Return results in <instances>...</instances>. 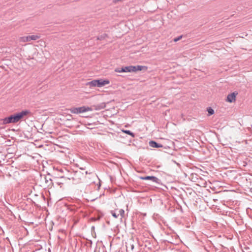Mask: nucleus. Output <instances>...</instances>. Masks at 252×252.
Wrapping results in <instances>:
<instances>
[{"mask_svg":"<svg viewBox=\"0 0 252 252\" xmlns=\"http://www.w3.org/2000/svg\"><path fill=\"white\" fill-rule=\"evenodd\" d=\"M106 106V105L105 103H102L100 104L94 105L93 107L94 108V109L95 110H100L101 109H102L104 108Z\"/></svg>","mask_w":252,"mask_h":252,"instance_id":"obj_11","label":"nucleus"},{"mask_svg":"<svg viewBox=\"0 0 252 252\" xmlns=\"http://www.w3.org/2000/svg\"><path fill=\"white\" fill-rule=\"evenodd\" d=\"M30 113L29 110H23L21 112L12 115L9 117L2 119V124L6 125L10 123H16L18 122L24 116Z\"/></svg>","mask_w":252,"mask_h":252,"instance_id":"obj_1","label":"nucleus"},{"mask_svg":"<svg viewBox=\"0 0 252 252\" xmlns=\"http://www.w3.org/2000/svg\"><path fill=\"white\" fill-rule=\"evenodd\" d=\"M182 38V35H181L176 38H175L173 40L174 42H177V41L180 40Z\"/></svg>","mask_w":252,"mask_h":252,"instance_id":"obj_19","label":"nucleus"},{"mask_svg":"<svg viewBox=\"0 0 252 252\" xmlns=\"http://www.w3.org/2000/svg\"><path fill=\"white\" fill-rule=\"evenodd\" d=\"M122 0H113V2L114 3H117V2L122 1Z\"/></svg>","mask_w":252,"mask_h":252,"instance_id":"obj_23","label":"nucleus"},{"mask_svg":"<svg viewBox=\"0 0 252 252\" xmlns=\"http://www.w3.org/2000/svg\"><path fill=\"white\" fill-rule=\"evenodd\" d=\"M136 70L137 71H141L144 69L145 70H147V67L145 66H142V65H136Z\"/></svg>","mask_w":252,"mask_h":252,"instance_id":"obj_13","label":"nucleus"},{"mask_svg":"<svg viewBox=\"0 0 252 252\" xmlns=\"http://www.w3.org/2000/svg\"><path fill=\"white\" fill-rule=\"evenodd\" d=\"M69 111L71 113L73 114H78V108L77 107H72L69 109Z\"/></svg>","mask_w":252,"mask_h":252,"instance_id":"obj_14","label":"nucleus"},{"mask_svg":"<svg viewBox=\"0 0 252 252\" xmlns=\"http://www.w3.org/2000/svg\"><path fill=\"white\" fill-rule=\"evenodd\" d=\"M67 180H69L68 177L61 176L60 177H57L56 178L55 183L57 185L60 186V187L61 188L62 187V185L66 183Z\"/></svg>","mask_w":252,"mask_h":252,"instance_id":"obj_5","label":"nucleus"},{"mask_svg":"<svg viewBox=\"0 0 252 252\" xmlns=\"http://www.w3.org/2000/svg\"><path fill=\"white\" fill-rule=\"evenodd\" d=\"M121 71H122L123 72H131V65L125 66L121 68Z\"/></svg>","mask_w":252,"mask_h":252,"instance_id":"obj_12","label":"nucleus"},{"mask_svg":"<svg viewBox=\"0 0 252 252\" xmlns=\"http://www.w3.org/2000/svg\"><path fill=\"white\" fill-rule=\"evenodd\" d=\"M109 83L110 82L108 80L98 79L89 82L86 85L90 87H97L100 88L109 84Z\"/></svg>","mask_w":252,"mask_h":252,"instance_id":"obj_2","label":"nucleus"},{"mask_svg":"<svg viewBox=\"0 0 252 252\" xmlns=\"http://www.w3.org/2000/svg\"><path fill=\"white\" fill-rule=\"evenodd\" d=\"M207 111L208 112V114H209V116L212 115H213L214 113V110L212 108H210V107L208 108Z\"/></svg>","mask_w":252,"mask_h":252,"instance_id":"obj_17","label":"nucleus"},{"mask_svg":"<svg viewBox=\"0 0 252 252\" xmlns=\"http://www.w3.org/2000/svg\"><path fill=\"white\" fill-rule=\"evenodd\" d=\"M131 72H136V71H137L136 66H132V65H131Z\"/></svg>","mask_w":252,"mask_h":252,"instance_id":"obj_20","label":"nucleus"},{"mask_svg":"<svg viewBox=\"0 0 252 252\" xmlns=\"http://www.w3.org/2000/svg\"><path fill=\"white\" fill-rule=\"evenodd\" d=\"M237 94V93L235 92L228 94L227 97V101L229 102H232L234 101L235 100V97Z\"/></svg>","mask_w":252,"mask_h":252,"instance_id":"obj_8","label":"nucleus"},{"mask_svg":"<svg viewBox=\"0 0 252 252\" xmlns=\"http://www.w3.org/2000/svg\"><path fill=\"white\" fill-rule=\"evenodd\" d=\"M140 179L143 180H151L153 182L158 183L159 180L155 176H144V177H140Z\"/></svg>","mask_w":252,"mask_h":252,"instance_id":"obj_6","label":"nucleus"},{"mask_svg":"<svg viewBox=\"0 0 252 252\" xmlns=\"http://www.w3.org/2000/svg\"><path fill=\"white\" fill-rule=\"evenodd\" d=\"M107 36L106 34H103L102 35H101L97 37V40H102L105 38V37Z\"/></svg>","mask_w":252,"mask_h":252,"instance_id":"obj_18","label":"nucleus"},{"mask_svg":"<svg viewBox=\"0 0 252 252\" xmlns=\"http://www.w3.org/2000/svg\"><path fill=\"white\" fill-rule=\"evenodd\" d=\"M112 215L115 218H117L119 215H117L116 213L114 212L113 211L111 212Z\"/></svg>","mask_w":252,"mask_h":252,"instance_id":"obj_21","label":"nucleus"},{"mask_svg":"<svg viewBox=\"0 0 252 252\" xmlns=\"http://www.w3.org/2000/svg\"><path fill=\"white\" fill-rule=\"evenodd\" d=\"M118 215H120L121 216V219H122L125 216V211L122 209L119 210Z\"/></svg>","mask_w":252,"mask_h":252,"instance_id":"obj_16","label":"nucleus"},{"mask_svg":"<svg viewBox=\"0 0 252 252\" xmlns=\"http://www.w3.org/2000/svg\"><path fill=\"white\" fill-rule=\"evenodd\" d=\"M88 174V172L87 171H85V174Z\"/></svg>","mask_w":252,"mask_h":252,"instance_id":"obj_24","label":"nucleus"},{"mask_svg":"<svg viewBox=\"0 0 252 252\" xmlns=\"http://www.w3.org/2000/svg\"><path fill=\"white\" fill-rule=\"evenodd\" d=\"M123 131L125 132V133H126L129 135H131L132 137H134L135 135L133 133L131 132L130 130H123Z\"/></svg>","mask_w":252,"mask_h":252,"instance_id":"obj_15","label":"nucleus"},{"mask_svg":"<svg viewBox=\"0 0 252 252\" xmlns=\"http://www.w3.org/2000/svg\"><path fill=\"white\" fill-rule=\"evenodd\" d=\"M149 145L152 148H161L162 147V145L158 144L154 141H150L149 142Z\"/></svg>","mask_w":252,"mask_h":252,"instance_id":"obj_9","label":"nucleus"},{"mask_svg":"<svg viewBox=\"0 0 252 252\" xmlns=\"http://www.w3.org/2000/svg\"><path fill=\"white\" fill-rule=\"evenodd\" d=\"M133 241L132 240H130L128 243L126 245V250H129L132 251L134 249V245L133 243Z\"/></svg>","mask_w":252,"mask_h":252,"instance_id":"obj_10","label":"nucleus"},{"mask_svg":"<svg viewBox=\"0 0 252 252\" xmlns=\"http://www.w3.org/2000/svg\"><path fill=\"white\" fill-rule=\"evenodd\" d=\"M40 38V36L38 35H32L27 36H23L20 38V41L21 42H28L31 40H36Z\"/></svg>","mask_w":252,"mask_h":252,"instance_id":"obj_4","label":"nucleus"},{"mask_svg":"<svg viewBox=\"0 0 252 252\" xmlns=\"http://www.w3.org/2000/svg\"><path fill=\"white\" fill-rule=\"evenodd\" d=\"M77 108L78 114L86 112L87 111H91L92 110V109L89 107L82 106Z\"/></svg>","mask_w":252,"mask_h":252,"instance_id":"obj_7","label":"nucleus"},{"mask_svg":"<svg viewBox=\"0 0 252 252\" xmlns=\"http://www.w3.org/2000/svg\"><path fill=\"white\" fill-rule=\"evenodd\" d=\"M115 71L117 72H123L122 71H121V68H120L115 69Z\"/></svg>","mask_w":252,"mask_h":252,"instance_id":"obj_22","label":"nucleus"},{"mask_svg":"<svg viewBox=\"0 0 252 252\" xmlns=\"http://www.w3.org/2000/svg\"><path fill=\"white\" fill-rule=\"evenodd\" d=\"M84 177V173L80 171H76L74 172L70 177H68V179L69 180H72L74 183L77 184L80 183Z\"/></svg>","mask_w":252,"mask_h":252,"instance_id":"obj_3","label":"nucleus"}]
</instances>
